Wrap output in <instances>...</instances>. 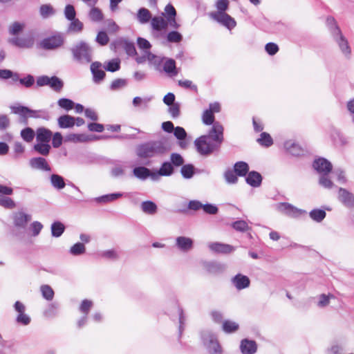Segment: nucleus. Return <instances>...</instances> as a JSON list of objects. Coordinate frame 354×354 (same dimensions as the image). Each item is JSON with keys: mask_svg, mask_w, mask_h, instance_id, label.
Returning <instances> with one entry per match:
<instances>
[{"mask_svg": "<svg viewBox=\"0 0 354 354\" xmlns=\"http://www.w3.org/2000/svg\"><path fill=\"white\" fill-rule=\"evenodd\" d=\"M202 120L205 124L213 126L207 135L201 136L196 139L194 145L201 155L208 156L219 150L223 141V127L219 122H214V115L212 110H205Z\"/></svg>", "mask_w": 354, "mask_h": 354, "instance_id": "obj_1", "label": "nucleus"}, {"mask_svg": "<svg viewBox=\"0 0 354 354\" xmlns=\"http://www.w3.org/2000/svg\"><path fill=\"white\" fill-rule=\"evenodd\" d=\"M171 149V145L166 138L158 140H151L138 145L136 155L140 158H149L162 156Z\"/></svg>", "mask_w": 354, "mask_h": 354, "instance_id": "obj_2", "label": "nucleus"}, {"mask_svg": "<svg viewBox=\"0 0 354 354\" xmlns=\"http://www.w3.org/2000/svg\"><path fill=\"white\" fill-rule=\"evenodd\" d=\"M71 50L73 59L81 64H88L92 61V49L84 41L77 44Z\"/></svg>", "mask_w": 354, "mask_h": 354, "instance_id": "obj_3", "label": "nucleus"}, {"mask_svg": "<svg viewBox=\"0 0 354 354\" xmlns=\"http://www.w3.org/2000/svg\"><path fill=\"white\" fill-rule=\"evenodd\" d=\"M201 337L210 354H222L221 346L214 335L209 332H203Z\"/></svg>", "mask_w": 354, "mask_h": 354, "instance_id": "obj_4", "label": "nucleus"}, {"mask_svg": "<svg viewBox=\"0 0 354 354\" xmlns=\"http://www.w3.org/2000/svg\"><path fill=\"white\" fill-rule=\"evenodd\" d=\"M64 44V39L61 35H53L44 39L40 42V47L44 50H54Z\"/></svg>", "mask_w": 354, "mask_h": 354, "instance_id": "obj_5", "label": "nucleus"}, {"mask_svg": "<svg viewBox=\"0 0 354 354\" xmlns=\"http://www.w3.org/2000/svg\"><path fill=\"white\" fill-rule=\"evenodd\" d=\"M333 36L338 44L342 52L346 55H349L351 53V48L348 41L342 35L341 30L338 26L335 27L334 31L333 32Z\"/></svg>", "mask_w": 354, "mask_h": 354, "instance_id": "obj_6", "label": "nucleus"}, {"mask_svg": "<svg viewBox=\"0 0 354 354\" xmlns=\"http://www.w3.org/2000/svg\"><path fill=\"white\" fill-rule=\"evenodd\" d=\"M203 267L205 271L210 274H220L225 272L226 266L224 263L217 261H205Z\"/></svg>", "mask_w": 354, "mask_h": 354, "instance_id": "obj_7", "label": "nucleus"}, {"mask_svg": "<svg viewBox=\"0 0 354 354\" xmlns=\"http://www.w3.org/2000/svg\"><path fill=\"white\" fill-rule=\"evenodd\" d=\"M211 17L230 30L236 26L235 20L225 12L211 13Z\"/></svg>", "mask_w": 354, "mask_h": 354, "instance_id": "obj_8", "label": "nucleus"}, {"mask_svg": "<svg viewBox=\"0 0 354 354\" xmlns=\"http://www.w3.org/2000/svg\"><path fill=\"white\" fill-rule=\"evenodd\" d=\"M338 199L346 207H354V194L346 189L339 187L338 190Z\"/></svg>", "mask_w": 354, "mask_h": 354, "instance_id": "obj_9", "label": "nucleus"}, {"mask_svg": "<svg viewBox=\"0 0 354 354\" xmlns=\"http://www.w3.org/2000/svg\"><path fill=\"white\" fill-rule=\"evenodd\" d=\"M11 109L12 113L19 114L25 118L27 117L39 118L41 115H39V113L42 112V111L32 110L24 106H11Z\"/></svg>", "mask_w": 354, "mask_h": 354, "instance_id": "obj_10", "label": "nucleus"}, {"mask_svg": "<svg viewBox=\"0 0 354 354\" xmlns=\"http://www.w3.org/2000/svg\"><path fill=\"white\" fill-rule=\"evenodd\" d=\"M314 169L322 174H328L333 169L332 164L324 158H319L313 162Z\"/></svg>", "mask_w": 354, "mask_h": 354, "instance_id": "obj_11", "label": "nucleus"}, {"mask_svg": "<svg viewBox=\"0 0 354 354\" xmlns=\"http://www.w3.org/2000/svg\"><path fill=\"white\" fill-rule=\"evenodd\" d=\"M277 209L280 212L291 217L298 216L302 213V210L294 207L288 203H280L277 204Z\"/></svg>", "mask_w": 354, "mask_h": 354, "instance_id": "obj_12", "label": "nucleus"}, {"mask_svg": "<svg viewBox=\"0 0 354 354\" xmlns=\"http://www.w3.org/2000/svg\"><path fill=\"white\" fill-rule=\"evenodd\" d=\"M277 209L280 212L291 217L298 216L302 213V210L294 207L288 203H280L277 204Z\"/></svg>", "mask_w": 354, "mask_h": 354, "instance_id": "obj_13", "label": "nucleus"}, {"mask_svg": "<svg viewBox=\"0 0 354 354\" xmlns=\"http://www.w3.org/2000/svg\"><path fill=\"white\" fill-rule=\"evenodd\" d=\"M101 68L102 64L99 62H94L91 65L93 80L95 84H100L105 78L106 73Z\"/></svg>", "mask_w": 354, "mask_h": 354, "instance_id": "obj_14", "label": "nucleus"}, {"mask_svg": "<svg viewBox=\"0 0 354 354\" xmlns=\"http://www.w3.org/2000/svg\"><path fill=\"white\" fill-rule=\"evenodd\" d=\"M232 285L239 290L248 288L250 284V279L242 274H237L231 279Z\"/></svg>", "mask_w": 354, "mask_h": 354, "instance_id": "obj_15", "label": "nucleus"}, {"mask_svg": "<svg viewBox=\"0 0 354 354\" xmlns=\"http://www.w3.org/2000/svg\"><path fill=\"white\" fill-rule=\"evenodd\" d=\"M29 165L31 168L34 169H39L46 171H49L51 169L46 160L42 157L30 158L29 160Z\"/></svg>", "mask_w": 354, "mask_h": 354, "instance_id": "obj_16", "label": "nucleus"}, {"mask_svg": "<svg viewBox=\"0 0 354 354\" xmlns=\"http://www.w3.org/2000/svg\"><path fill=\"white\" fill-rule=\"evenodd\" d=\"M208 247L212 252L221 254H230L234 250L233 246L219 242L209 243Z\"/></svg>", "mask_w": 354, "mask_h": 354, "instance_id": "obj_17", "label": "nucleus"}, {"mask_svg": "<svg viewBox=\"0 0 354 354\" xmlns=\"http://www.w3.org/2000/svg\"><path fill=\"white\" fill-rule=\"evenodd\" d=\"M240 349L243 354H254L257 349L255 341L244 339L241 342Z\"/></svg>", "mask_w": 354, "mask_h": 354, "instance_id": "obj_18", "label": "nucleus"}, {"mask_svg": "<svg viewBox=\"0 0 354 354\" xmlns=\"http://www.w3.org/2000/svg\"><path fill=\"white\" fill-rule=\"evenodd\" d=\"M37 142L48 143L52 138V131L45 127H39L36 131Z\"/></svg>", "mask_w": 354, "mask_h": 354, "instance_id": "obj_19", "label": "nucleus"}, {"mask_svg": "<svg viewBox=\"0 0 354 354\" xmlns=\"http://www.w3.org/2000/svg\"><path fill=\"white\" fill-rule=\"evenodd\" d=\"M286 151L292 156H298L303 153V149L301 146L292 140H288L284 142Z\"/></svg>", "mask_w": 354, "mask_h": 354, "instance_id": "obj_20", "label": "nucleus"}, {"mask_svg": "<svg viewBox=\"0 0 354 354\" xmlns=\"http://www.w3.org/2000/svg\"><path fill=\"white\" fill-rule=\"evenodd\" d=\"M176 245L180 250L187 252L192 248L193 241L188 237L178 236L176 238Z\"/></svg>", "mask_w": 354, "mask_h": 354, "instance_id": "obj_21", "label": "nucleus"}, {"mask_svg": "<svg viewBox=\"0 0 354 354\" xmlns=\"http://www.w3.org/2000/svg\"><path fill=\"white\" fill-rule=\"evenodd\" d=\"M246 183L253 187H258L262 182L261 175L255 171H250L245 178Z\"/></svg>", "mask_w": 354, "mask_h": 354, "instance_id": "obj_22", "label": "nucleus"}, {"mask_svg": "<svg viewBox=\"0 0 354 354\" xmlns=\"http://www.w3.org/2000/svg\"><path fill=\"white\" fill-rule=\"evenodd\" d=\"M163 59H166L163 66L164 71L171 76H176L178 71L176 68L175 60L171 58L166 59L165 57H162L161 61Z\"/></svg>", "mask_w": 354, "mask_h": 354, "instance_id": "obj_23", "label": "nucleus"}, {"mask_svg": "<svg viewBox=\"0 0 354 354\" xmlns=\"http://www.w3.org/2000/svg\"><path fill=\"white\" fill-rule=\"evenodd\" d=\"M57 123L59 128H71L75 125V118L69 115H63L58 118Z\"/></svg>", "mask_w": 354, "mask_h": 354, "instance_id": "obj_24", "label": "nucleus"}, {"mask_svg": "<svg viewBox=\"0 0 354 354\" xmlns=\"http://www.w3.org/2000/svg\"><path fill=\"white\" fill-rule=\"evenodd\" d=\"M151 19V26L154 30L161 31L168 26L167 21L162 17H154Z\"/></svg>", "mask_w": 354, "mask_h": 354, "instance_id": "obj_25", "label": "nucleus"}, {"mask_svg": "<svg viewBox=\"0 0 354 354\" xmlns=\"http://www.w3.org/2000/svg\"><path fill=\"white\" fill-rule=\"evenodd\" d=\"M30 220V216L22 212L15 214L14 218V223L19 227H25L27 223Z\"/></svg>", "mask_w": 354, "mask_h": 354, "instance_id": "obj_26", "label": "nucleus"}, {"mask_svg": "<svg viewBox=\"0 0 354 354\" xmlns=\"http://www.w3.org/2000/svg\"><path fill=\"white\" fill-rule=\"evenodd\" d=\"M133 174L138 179L145 180L149 178V169L144 166H139L133 168Z\"/></svg>", "mask_w": 354, "mask_h": 354, "instance_id": "obj_27", "label": "nucleus"}, {"mask_svg": "<svg viewBox=\"0 0 354 354\" xmlns=\"http://www.w3.org/2000/svg\"><path fill=\"white\" fill-rule=\"evenodd\" d=\"M235 174L239 176H245L249 171V165L244 161L236 162L234 165Z\"/></svg>", "mask_w": 354, "mask_h": 354, "instance_id": "obj_28", "label": "nucleus"}, {"mask_svg": "<svg viewBox=\"0 0 354 354\" xmlns=\"http://www.w3.org/2000/svg\"><path fill=\"white\" fill-rule=\"evenodd\" d=\"M123 195V193H113L97 197L94 199V201L99 203H107L117 200L118 198L122 197Z\"/></svg>", "mask_w": 354, "mask_h": 354, "instance_id": "obj_29", "label": "nucleus"}, {"mask_svg": "<svg viewBox=\"0 0 354 354\" xmlns=\"http://www.w3.org/2000/svg\"><path fill=\"white\" fill-rule=\"evenodd\" d=\"M136 18L140 24H145L150 21L151 19V14L148 9L141 8L138 11Z\"/></svg>", "mask_w": 354, "mask_h": 354, "instance_id": "obj_30", "label": "nucleus"}, {"mask_svg": "<svg viewBox=\"0 0 354 354\" xmlns=\"http://www.w3.org/2000/svg\"><path fill=\"white\" fill-rule=\"evenodd\" d=\"M174 173V167L172 164L169 161H165L162 163L159 169V174L161 176H170Z\"/></svg>", "mask_w": 354, "mask_h": 354, "instance_id": "obj_31", "label": "nucleus"}, {"mask_svg": "<svg viewBox=\"0 0 354 354\" xmlns=\"http://www.w3.org/2000/svg\"><path fill=\"white\" fill-rule=\"evenodd\" d=\"M142 210L148 214L153 215L157 212V205L151 201H144L141 204Z\"/></svg>", "mask_w": 354, "mask_h": 354, "instance_id": "obj_32", "label": "nucleus"}, {"mask_svg": "<svg viewBox=\"0 0 354 354\" xmlns=\"http://www.w3.org/2000/svg\"><path fill=\"white\" fill-rule=\"evenodd\" d=\"M65 230L64 225L60 221H55L51 225V234L54 237H59Z\"/></svg>", "mask_w": 354, "mask_h": 354, "instance_id": "obj_33", "label": "nucleus"}, {"mask_svg": "<svg viewBox=\"0 0 354 354\" xmlns=\"http://www.w3.org/2000/svg\"><path fill=\"white\" fill-rule=\"evenodd\" d=\"M50 183L53 187L58 189H63L66 185L64 178L58 174H52L50 176Z\"/></svg>", "mask_w": 354, "mask_h": 354, "instance_id": "obj_34", "label": "nucleus"}, {"mask_svg": "<svg viewBox=\"0 0 354 354\" xmlns=\"http://www.w3.org/2000/svg\"><path fill=\"white\" fill-rule=\"evenodd\" d=\"M12 79V82H18L19 80V74L17 73H14L8 69H0V79L1 80H8Z\"/></svg>", "mask_w": 354, "mask_h": 354, "instance_id": "obj_35", "label": "nucleus"}, {"mask_svg": "<svg viewBox=\"0 0 354 354\" xmlns=\"http://www.w3.org/2000/svg\"><path fill=\"white\" fill-rule=\"evenodd\" d=\"M33 149L38 153L46 156L50 153V146L48 143L37 142L34 145Z\"/></svg>", "mask_w": 354, "mask_h": 354, "instance_id": "obj_36", "label": "nucleus"}, {"mask_svg": "<svg viewBox=\"0 0 354 354\" xmlns=\"http://www.w3.org/2000/svg\"><path fill=\"white\" fill-rule=\"evenodd\" d=\"M49 86L55 92L59 93L64 87V82L57 76L50 77Z\"/></svg>", "mask_w": 354, "mask_h": 354, "instance_id": "obj_37", "label": "nucleus"}, {"mask_svg": "<svg viewBox=\"0 0 354 354\" xmlns=\"http://www.w3.org/2000/svg\"><path fill=\"white\" fill-rule=\"evenodd\" d=\"M194 166L192 164L183 165L180 169V173L184 178H192L194 174Z\"/></svg>", "mask_w": 354, "mask_h": 354, "instance_id": "obj_38", "label": "nucleus"}, {"mask_svg": "<svg viewBox=\"0 0 354 354\" xmlns=\"http://www.w3.org/2000/svg\"><path fill=\"white\" fill-rule=\"evenodd\" d=\"M309 216L313 221L319 223L325 218L326 213L323 209H314L310 212Z\"/></svg>", "mask_w": 354, "mask_h": 354, "instance_id": "obj_39", "label": "nucleus"}, {"mask_svg": "<svg viewBox=\"0 0 354 354\" xmlns=\"http://www.w3.org/2000/svg\"><path fill=\"white\" fill-rule=\"evenodd\" d=\"M239 324L235 322L225 320L223 323L222 328L226 333H232L236 332L239 329Z\"/></svg>", "mask_w": 354, "mask_h": 354, "instance_id": "obj_40", "label": "nucleus"}, {"mask_svg": "<svg viewBox=\"0 0 354 354\" xmlns=\"http://www.w3.org/2000/svg\"><path fill=\"white\" fill-rule=\"evenodd\" d=\"M55 13V11L54 8L50 4H44L40 6L39 14L44 19H46L53 15Z\"/></svg>", "mask_w": 354, "mask_h": 354, "instance_id": "obj_41", "label": "nucleus"}, {"mask_svg": "<svg viewBox=\"0 0 354 354\" xmlns=\"http://www.w3.org/2000/svg\"><path fill=\"white\" fill-rule=\"evenodd\" d=\"M15 353L14 344L10 342H1L0 354H13Z\"/></svg>", "mask_w": 354, "mask_h": 354, "instance_id": "obj_42", "label": "nucleus"}, {"mask_svg": "<svg viewBox=\"0 0 354 354\" xmlns=\"http://www.w3.org/2000/svg\"><path fill=\"white\" fill-rule=\"evenodd\" d=\"M257 142L262 146L268 147L273 144V140L269 133L263 132L260 135V138L257 139Z\"/></svg>", "mask_w": 354, "mask_h": 354, "instance_id": "obj_43", "label": "nucleus"}, {"mask_svg": "<svg viewBox=\"0 0 354 354\" xmlns=\"http://www.w3.org/2000/svg\"><path fill=\"white\" fill-rule=\"evenodd\" d=\"M35 133L30 127H26L21 130V136L27 142H30L34 139Z\"/></svg>", "mask_w": 354, "mask_h": 354, "instance_id": "obj_44", "label": "nucleus"}, {"mask_svg": "<svg viewBox=\"0 0 354 354\" xmlns=\"http://www.w3.org/2000/svg\"><path fill=\"white\" fill-rule=\"evenodd\" d=\"M128 39L120 37L112 41L110 48L114 52H117L120 49H124L125 44Z\"/></svg>", "mask_w": 354, "mask_h": 354, "instance_id": "obj_45", "label": "nucleus"}, {"mask_svg": "<svg viewBox=\"0 0 354 354\" xmlns=\"http://www.w3.org/2000/svg\"><path fill=\"white\" fill-rule=\"evenodd\" d=\"M57 104L60 108L66 111H69L74 108L75 102L68 98H60L57 101Z\"/></svg>", "mask_w": 354, "mask_h": 354, "instance_id": "obj_46", "label": "nucleus"}, {"mask_svg": "<svg viewBox=\"0 0 354 354\" xmlns=\"http://www.w3.org/2000/svg\"><path fill=\"white\" fill-rule=\"evenodd\" d=\"M88 16L91 20H92L93 21L98 22L103 19V14L102 11L98 8L95 7L91 8V10L89 12Z\"/></svg>", "mask_w": 354, "mask_h": 354, "instance_id": "obj_47", "label": "nucleus"}, {"mask_svg": "<svg viewBox=\"0 0 354 354\" xmlns=\"http://www.w3.org/2000/svg\"><path fill=\"white\" fill-rule=\"evenodd\" d=\"M224 178L225 181L229 184H235L238 181L237 175L235 174L234 170L230 169L225 171Z\"/></svg>", "mask_w": 354, "mask_h": 354, "instance_id": "obj_48", "label": "nucleus"}, {"mask_svg": "<svg viewBox=\"0 0 354 354\" xmlns=\"http://www.w3.org/2000/svg\"><path fill=\"white\" fill-rule=\"evenodd\" d=\"M173 167H180L184 165V158L183 156L177 153H172L170 156V161H169Z\"/></svg>", "mask_w": 354, "mask_h": 354, "instance_id": "obj_49", "label": "nucleus"}, {"mask_svg": "<svg viewBox=\"0 0 354 354\" xmlns=\"http://www.w3.org/2000/svg\"><path fill=\"white\" fill-rule=\"evenodd\" d=\"M41 292L42 296L46 300L50 301L53 299L54 291L48 285H43L41 286Z\"/></svg>", "mask_w": 354, "mask_h": 354, "instance_id": "obj_50", "label": "nucleus"}, {"mask_svg": "<svg viewBox=\"0 0 354 354\" xmlns=\"http://www.w3.org/2000/svg\"><path fill=\"white\" fill-rule=\"evenodd\" d=\"M105 70L109 72H115L120 68V61L118 59H113L108 62L104 66Z\"/></svg>", "mask_w": 354, "mask_h": 354, "instance_id": "obj_51", "label": "nucleus"}, {"mask_svg": "<svg viewBox=\"0 0 354 354\" xmlns=\"http://www.w3.org/2000/svg\"><path fill=\"white\" fill-rule=\"evenodd\" d=\"M86 248L84 243H77L74 244L70 249V252L75 256L82 254L85 252Z\"/></svg>", "mask_w": 354, "mask_h": 354, "instance_id": "obj_52", "label": "nucleus"}, {"mask_svg": "<svg viewBox=\"0 0 354 354\" xmlns=\"http://www.w3.org/2000/svg\"><path fill=\"white\" fill-rule=\"evenodd\" d=\"M167 40L171 43H179L183 40V35L177 31H171L167 35Z\"/></svg>", "mask_w": 354, "mask_h": 354, "instance_id": "obj_53", "label": "nucleus"}, {"mask_svg": "<svg viewBox=\"0 0 354 354\" xmlns=\"http://www.w3.org/2000/svg\"><path fill=\"white\" fill-rule=\"evenodd\" d=\"M59 304L57 303H52L48 305V308L44 312L45 316L48 317H53L58 313Z\"/></svg>", "mask_w": 354, "mask_h": 354, "instance_id": "obj_54", "label": "nucleus"}, {"mask_svg": "<svg viewBox=\"0 0 354 354\" xmlns=\"http://www.w3.org/2000/svg\"><path fill=\"white\" fill-rule=\"evenodd\" d=\"M127 85V80L125 79H115L113 80L110 86V89L116 91L125 87Z\"/></svg>", "mask_w": 354, "mask_h": 354, "instance_id": "obj_55", "label": "nucleus"}, {"mask_svg": "<svg viewBox=\"0 0 354 354\" xmlns=\"http://www.w3.org/2000/svg\"><path fill=\"white\" fill-rule=\"evenodd\" d=\"M71 22L69 25V30L73 32H81L83 29L84 25L78 19L71 20Z\"/></svg>", "mask_w": 354, "mask_h": 354, "instance_id": "obj_56", "label": "nucleus"}, {"mask_svg": "<svg viewBox=\"0 0 354 354\" xmlns=\"http://www.w3.org/2000/svg\"><path fill=\"white\" fill-rule=\"evenodd\" d=\"M95 41L101 46L106 45L109 41L108 35L104 31H100L96 37Z\"/></svg>", "mask_w": 354, "mask_h": 354, "instance_id": "obj_57", "label": "nucleus"}, {"mask_svg": "<svg viewBox=\"0 0 354 354\" xmlns=\"http://www.w3.org/2000/svg\"><path fill=\"white\" fill-rule=\"evenodd\" d=\"M232 225L234 230L239 232H245L249 229L248 223L243 220L236 221Z\"/></svg>", "mask_w": 354, "mask_h": 354, "instance_id": "obj_58", "label": "nucleus"}, {"mask_svg": "<svg viewBox=\"0 0 354 354\" xmlns=\"http://www.w3.org/2000/svg\"><path fill=\"white\" fill-rule=\"evenodd\" d=\"M64 15L69 21L75 19L76 12L74 6L70 4L66 6L64 9Z\"/></svg>", "mask_w": 354, "mask_h": 354, "instance_id": "obj_59", "label": "nucleus"}, {"mask_svg": "<svg viewBox=\"0 0 354 354\" xmlns=\"http://www.w3.org/2000/svg\"><path fill=\"white\" fill-rule=\"evenodd\" d=\"M93 306V301L88 299H84L80 306V310L87 315Z\"/></svg>", "mask_w": 354, "mask_h": 354, "instance_id": "obj_60", "label": "nucleus"}, {"mask_svg": "<svg viewBox=\"0 0 354 354\" xmlns=\"http://www.w3.org/2000/svg\"><path fill=\"white\" fill-rule=\"evenodd\" d=\"M319 183L324 188L328 189L333 186V183L328 178V174H322L319 180Z\"/></svg>", "mask_w": 354, "mask_h": 354, "instance_id": "obj_61", "label": "nucleus"}, {"mask_svg": "<svg viewBox=\"0 0 354 354\" xmlns=\"http://www.w3.org/2000/svg\"><path fill=\"white\" fill-rule=\"evenodd\" d=\"M174 136L179 140H185L187 138V132L181 127H176L174 129Z\"/></svg>", "mask_w": 354, "mask_h": 354, "instance_id": "obj_62", "label": "nucleus"}, {"mask_svg": "<svg viewBox=\"0 0 354 354\" xmlns=\"http://www.w3.org/2000/svg\"><path fill=\"white\" fill-rule=\"evenodd\" d=\"M18 81L20 82L21 84L24 85L26 88H30L33 85L35 82V79L32 75H28L26 77L24 78L19 77Z\"/></svg>", "mask_w": 354, "mask_h": 354, "instance_id": "obj_63", "label": "nucleus"}, {"mask_svg": "<svg viewBox=\"0 0 354 354\" xmlns=\"http://www.w3.org/2000/svg\"><path fill=\"white\" fill-rule=\"evenodd\" d=\"M112 176L117 178L124 175V169L122 165H116L111 169Z\"/></svg>", "mask_w": 354, "mask_h": 354, "instance_id": "obj_64", "label": "nucleus"}]
</instances>
